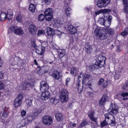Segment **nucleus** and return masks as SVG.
Segmentation results:
<instances>
[{
	"label": "nucleus",
	"instance_id": "nucleus-1",
	"mask_svg": "<svg viewBox=\"0 0 128 128\" xmlns=\"http://www.w3.org/2000/svg\"><path fill=\"white\" fill-rule=\"evenodd\" d=\"M106 58L105 56L102 55L98 56L94 64L88 66L89 70L91 71L96 70L100 67H103L105 64Z\"/></svg>",
	"mask_w": 128,
	"mask_h": 128
},
{
	"label": "nucleus",
	"instance_id": "nucleus-2",
	"mask_svg": "<svg viewBox=\"0 0 128 128\" xmlns=\"http://www.w3.org/2000/svg\"><path fill=\"white\" fill-rule=\"evenodd\" d=\"M69 92L67 90L63 88L60 92V99L62 102H67L68 100Z\"/></svg>",
	"mask_w": 128,
	"mask_h": 128
},
{
	"label": "nucleus",
	"instance_id": "nucleus-3",
	"mask_svg": "<svg viewBox=\"0 0 128 128\" xmlns=\"http://www.w3.org/2000/svg\"><path fill=\"white\" fill-rule=\"evenodd\" d=\"M105 119L108 122L109 124H111L114 126L116 125L115 119L114 115L108 112L104 114Z\"/></svg>",
	"mask_w": 128,
	"mask_h": 128
},
{
	"label": "nucleus",
	"instance_id": "nucleus-4",
	"mask_svg": "<svg viewBox=\"0 0 128 128\" xmlns=\"http://www.w3.org/2000/svg\"><path fill=\"white\" fill-rule=\"evenodd\" d=\"M26 24L28 26V30L29 32L31 34L36 33L37 30V27L32 22L30 21L26 22Z\"/></svg>",
	"mask_w": 128,
	"mask_h": 128
},
{
	"label": "nucleus",
	"instance_id": "nucleus-5",
	"mask_svg": "<svg viewBox=\"0 0 128 128\" xmlns=\"http://www.w3.org/2000/svg\"><path fill=\"white\" fill-rule=\"evenodd\" d=\"M45 18L48 21L51 20L53 15V12L52 8H48L46 9L44 12Z\"/></svg>",
	"mask_w": 128,
	"mask_h": 128
},
{
	"label": "nucleus",
	"instance_id": "nucleus-6",
	"mask_svg": "<svg viewBox=\"0 0 128 128\" xmlns=\"http://www.w3.org/2000/svg\"><path fill=\"white\" fill-rule=\"evenodd\" d=\"M23 98V95L19 94L14 100V105L15 108H17L21 105Z\"/></svg>",
	"mask_w": 128,
	"mask_h": 128
},
{
	"label": "nucleus",
	"instance_id": "nucleus-7",
	"mask_svg": "<svg viewBox=\"0 0 128 128\" xmlns=\"http://www.w3.org/2000/svg\"><path fill=\"white\" fill-rule=\"evenodd\" d=\"M118 107L117 105L112 103L108 110V112L114 114H116L118 113Z\"/></svg>",
	"mask_w": 128,
	"mask_h": 128
},
{
	"label": "nucleus",
	"instance_id": "nucleus-8",
	"mask_svg": "<svg viewBox=\"0 0 128 128\" xmlns=\"http://www.w3.org/2000/svg\"><path fill=\"white\" fill-rule=\"evenodd\" d=\"M110 0H99L97 2V5L98 7H104L110 2Z\"/></svg>",
	"mask_w": 128,
	"mask_h": 128
},
{
	"label": "nucleus",
	"instance_id": "nucleus-9",
	"mask_svg": "<svg viewBox=\"0 0 128 128\" xmlns=\"http://www.w3.org/2000/svg\"><path fill=\"white\" fill-rule=\"evenodd\" d=\"M42 121L44 124L50 125L52 122V118L49 116H45L43 117Z\"/></svg>",
	"mask_w": 128,
	"mask_h": 128
},
{
	"label": "nucleus",
	"instance_id": "nucleus-10",
	"mask_svg": "<svg viewBox=\"0 0 128 128\" xmlns=\"http://www.w3.org/2000/svg\"><path fill=\"white\" fill-rule=\"evenodd\" d=\"M34 83L30 80L28 82H24L23 84V87L24 90H29L33 87Z\"/></svg>",
	"mask_w": 128,
	"mask_h": 128
},
{
	"label": "nucleus",
	"instance_id": "nucleus-11",
	"mask_svg": "<svg viewBox=\"0 0 128 128\" xmlns=\"http://www.w3.org/2000/svg\"><path fill=\"white\" fill-rule=\"evenodd\" d=\"M92 78L91 76L89 74H85L84 75L81 74L78 76V78L79 80H82L83 83L85 82V80H86L90 79Z\"/></svg>",
	"mask_w": 128,
	"mask_h": 128
},
{
	"label": "nucleus",
	"instance_id": "nucleus-12",
	"mask_svg": "<svg viewBox=\"0 0 128 128\" xmlns=\"http://www.w3.org/2000/svg\"><path fill=\"white\" fill-rule=\"evenodd\" d=\"M50 94L49 91L42 92L41 98L42 100H46L50 98Z\"/></svg>",
	"mask_w": 128,
	"mask_h": 128
},
{
	"label": "nucleus",
	"instance_id": "nucleus-13",
	"mask_svg": "<svg viewBox=\"0 0 128 128\" xmlns=\"http://www.w3.org/2000/svg\"><path fill=\"white\" fill-rule=\"evenodd\" d=\"M109 83V82L106 80L104 81L103 78L100 79L98 82V85H101L103 88H106Z\"/></svg>",
	"mask_w": 128,
	"mask_h": 128
},
{
	"label": "nucleus",
	"instance_id": "nucleus-14",
	"mask_svg": "<svg viewBox=\"0 0 128 128\" xmlns=\"http://www.w3.org/2000/svg\"><path fill=\"white\" fill-rule=\"evenodd\" d=\"M26 102L27 106L28 107L31 106L32 104L33 98L32 97L27 96L26 97Z\"/></svg>",
	"mask_w": 128,
	"mask_h": 128
},
{
	"label": "nucleus",
	"instance_id": "nucleus-15",
	"mask_svg": "<svg viewBox=\"0 0 128 128\" xmlns=\"http://www.w3.org/2000/svg\"><path fill=\"white\" fill-rule=\"evenodd\" d=\"M112 18V16L109 15L107 20H105L103 25L106 27L108 28L110 25Z\"/></svg>",
	"mask_w": 128,
	"mask_h": 128
},
{
	"label": "nucleus",
	"instance_id": "nucleus-16",
	"mask_svg": "<svg viewBox=\"0 0 128 128\" xmlns=\"http://www.w3.org/2000/svg\"><path fill=\"white\" fill-rule=\"evenodd\" d=\"M108 98L107 94H105L102 96V97L100 99L99 102L100 105H103L105 104V103Z\"/></svg>",
	"mask_w": 128,
	"mask_h": 128
},
{
	"label": "nucleus",
	"instance_id": "nucleus-17",
	"mask_svg": "<svg viewBox=\"0 0 128 128\" xmlns=\"http://www.w3.org/2000/svg\"><path fill=\"white\" fill-rule=\"evenodd\" d=\"M58 31L57 30H54L48 27L47 28L46 32L48 36H52L54 34V32H57Z\"/></svg>",
	"mask_w": 128,
	"mask_h": 128
},
{
	"label": "nucleus",
	"instance_id": "nucleus-18",
	"mask_svg": "<svg viewBox=\"0 0 128 128\" xmlns=\"http://www.w3.org/2000/svg\"><path fill=\"white\" fill-rule=\"evenodd\" d=\"M58 51L59 52L58 55L59 58H63L61 60H63V58H65V60L64 61H66L67 59V58L66 56H65L64 52L65 50H59Z\"/></svg>",
	"mask_w": 128,
	"mask_h": 128
},
{
	"label": "nucleus",
	"instance_id": "nucleus-19",
	"mask_svg": "<svg viewBox=\"0 0 128 128\" xmlns=\"http://www.w3.org/2000/svg\"><path fill=\"white\" fill-rule=\"evenodd\" d=\"M95 112L94 110H90L88 114V116L91 120L96 121L97 118L94 117Z\"/></svg>",
	"mask_w": 128,
	"mask_h": 128
},
{
	"label": "nucleus",
	"instance_id": "nucleus-20",
	"mask_svg": "<svg viewBox=\"0 0 128 128\" xmlns=\"http://www.w3.org/2000/svg\"><path fill=\"white\" fill-rule=\"evenodd\" d=\"M117 97L118 96H121L123 100H128V92H123L121 94H119L116 95Z\"/></svg>",
	"mask_w": 128,
	"mask_h": 128
},
{
	"label": "nucleus",
	"instance_id": "nucleus-21",
	"mask_svg": "<svg viewBox=\"0 0 128 128\" xmlns=\"http://www.w3.org/2000/svg\"><path fill=\"white\" fill-rule=\"evenodd\" d=\"M102 32H104V31L101 29L100 28L98 27L95 28L94 33L95 36L98 38Z\"/></svg>",
	"mask_w": 128,
	"mask_h": 128
},
{
	"label": "nucleus",
	"instance_id": "nucleus-22",
	"mask_svg": "<svg viewBox=\"0 0 128 128\" xmlns=\"http://www.w3.org/2000/svg\"><path fill=\"white\" fill-rule=\"evenodd\" d=\"M78 69L76 68L72 67L71 69L70 74L74 76H76L78 73Z\"/></svg>",
	"mask_w": 128,
	"mask_h": 128
},
{
	"label": "nucleus",
	"instance_id": "nucleus-23",
	"mask_svg": "<svg viewBox=\"0 0 128 128\" xmlns=\"http://www.w3.org/2000/svg\"><path fill=\"white\" fill-rule=\"evenodd\" d=\"M68 28V30L71 34H74L76 32V29L72 25H70Z\"/></svg>",
	"mask_w": 128,
	"mask_h": 128
},
{
	"label": "nucleus",
	"instance_id": "nucleus-24",
	"mask_svg": "<svg viewBox=\"0 0 128 128\" xmlns=\"http://www.w3.org/2000/svg\"><path fill=\"white\" fill-rule=\"evenodd\" d=\"M14 32L15 34L20 36H22L24 34L22 29L20 28H17Z\"/></svg>",
	"mask_w": 128,
	"mask_h": 128
},
{
	"label": "nucleus",
	"instance_id": "nucleus-25",
	"mask_svg": "<svg viewBox=\"0 0 128 128\" xmlns=\"http://www.w3.org/2000/svg\"><path fill=\"white\" fill-rule=\"evenodd\" d=\"M48 71V70L46 69V66H44L41 67L38 71V72L40 75H42L44 73L47 72Z\"/></svg>",
	"mask_w": 128,
	"mask_h": 128
},
{
	"label": "nucleus",
	"instance_id": "nucleus-26",
	"mask_svg": "<svg viewBox=\"0 0 128 128\" xmlns=\"http://www.w3.org/2000/svg\"><path fill=\"white\" fill-rule=\"evenodd\" d=\"M106 32L108 34V35L111 36L112 37L114 36L115 32L114 29L111 28H108L106 29Z\"/></svg>",
	"mask_w": 128,
	"mask_h": 128
},
{
	"label": "nucleus",
	"instance_id": "nucleus-27",
	"mask_svg": "<svg viewBox=\"0 0 128 128\" xmlns=\"http://www.w3.org/2000/svg\"><path fill=\"white\" fill-rule=\"evenodd\" d=\"M108 37V34L104 32V33L102 32L98 38H99L100 40H104L106 39Z\"/></svg>",
	"mask_w": 128,
	"mask_h": 128
},
{
	"label": "nucleus",
	"instance_id": "nucleus-28",
	"mask_svg": "<svg viewBox=\"0 0 128 128\" xmlns=\"http://www.w3.org/2000/svg\"><path fill=\"white\" fill-rule=\"evenodd\" d=\"M59 74L58 72L56 71H54L52 74V76L55 78V79L58 80L60 78Z\"/></svg>",
	"mask_w": 128,
	"mask_h": 128
},
{
	"label": "nucleus",
	"instance_id": "nucleus-29",
	"mask_svg": "<svg viewBox=\"0 0 128 128\" xmlns=\"http://www.w3.org/2000/svg\"><path fill=\"white\" fill-rule=\"evenodd\" d=\"M85 47L88 53L90 54V51L92 50L91 46L89 43H86L85 44Z\"/></svg>",
	"mask_w": 128,
	"mask_h": 128
},
{
	"label": "nucleus",
	"instance_id": "nucleus-30",
	"mask_svg": "<svg viewBox=\"0 0 128 128\" xmlns=\"http://www.w3.org/2000/svg\"><path fill=\"white\" fill-rule=\"evenodd\" d=\"M10 112V111L9 109L7 108H5L3 110V111L2 113V116L4 118H6Z\"/></svg>",
	"mask_w": 128,
	"mask_h": 128
},
{
	"label": "nucleus",
	"instance_id": "nucleus-31",
	"mask_svg": "<svg viewBox=\"0 0 128 128\" xmlns=\"http://www.w3.org/2000/svg\"><path fill=\"white\" fill-rule=\"evenodd\" d=\"M56 120L60 122L63 119V117L62 114L60 113H57L55 115Z\"/></svg>",
	"mask_w": 128,
	"mask_h": 128
},
{
	"label": "nucleus",
	"instance_id": "nucleus-32",
	"mask_svg": "<svg viewBox=\"0 0 128 128\" xmlns=\"http://www.w3.org/2000/svg\"><path fill=\"white\" fill-rule=\"evenodd\" d=\"M124 5V12L126 13H128V0L123 1Z\"/></svg>",
	"mask_w": 128,
	"mask_h": 128
},
{
	"label": "nucleus",
	"instance_id": "nucleus-33",
	"mask_svg": "<svg viewBox=\"0 0 128 128\" xmlns=\"http://www.w3.org/2000/svg\"><path fill=\"white\" fill-rule=\"evenodd\" d=\"M6 18V14L4 12H2L0 15V20L2 21Z\"/></svg>",
	"mask_w": 128,
	"mask_h": 128
},
{
	"label": "nucleus",
	"instance_id": "nucleus-34",
	"mask_svg": "<svg viewBox=\"0 0 128 128\" xmlns=\"http://www.w3.org/2000/svg\"><path fill=\"white\" fill-rule=\"evenodd\" d=\"M40 90L42 92L48 91V88L49 86L48 84H46L44 86H40Z\"/></svg>",
	"mask_w": 128,
	"mask_h": 128
},
{
	"label": "nucleus",
	"instance_id": "nucleus-35",
	"mask_svg": "<svg viewBox=\"0 0 128 128\" xmlns=\"http://www.w3.org/2000/svg\"><path fill=\"white\" fill-rule=\"evenodd\" d=\"M122 75L121 72L119 71H116L115 74L114 76V78L116 79H118Z\"/></svg>",
	"mask_w": 128,
	"mask_h": 128
},
{
	"label": "nucleus",
	"instance_id": "nucleus-36",
	"mask_svg": "<svg viewBox=\"0 0 128 128\" xmlns=\"http://www.w3.org/2000/svg\"><path fill=\"white\" fill-rule=\"evenodd\" d=\"M88 121L85 119H84L80 124V126L81 128H82L88 124Z\"/></svg>",
	"mask_w": 128,
	"mask_h": 128
},
{
	"label": "nucleus",
	"instance_id": "nucleus-37",
	"mask_svg": "<svg viewBox=\"0 0 128 128\" xmlns=\"http://www.w3.org/2000/svg\"><path fill=\"white\" fill-rule=\"evenodd\" d=\"M29 10L32 12H34L35 10L36 7L33 4H30L29 7Z\"/></svg>",
	"mask_w": 128,
	"mask_h": 128
},
{
	"label": "nucleus",
	"instance_id": "nucleus-38",
	"mask_svg": "<svg viewBox=\"0 0 128 128\" xmlns=\"http://www.w3.org/2000/svg\"><path fill=\"white\" fill-rule=\"evenodd\" d=\"M76 87L77 88L78 91L79 93H81L83 90V86H80V84L79 83H78Z\"/></svg>",
	"mask_w": 128,
	"mask_h": 128
},
{
	"label": "nucleus",
	"instance_id": "nucleus-39",
	"mask_svg": "<svg viewBox=\"0 0 128 128\" xmlns=\"http://www.w3.org/2000/svg\"><path fill=\"white\" fill-rule=\"evenodd\" d=\"M59 101L58 99H56L54 98H52L50 100V102L54 104H57Z\"/></svg>",
	"mask_w": 128,
	"mask_h": 128
},
{
	"label": "nucleus",
	"instance_id": "nucleus-40",
	"mask_svg": "<svg viewBox=\"0 0 128 128\" xmlns=\"http://www.w3.org/2000/svg\"><path fill=\"white\" fill-rule=\"evenodd\" d=\"M108 124H109V122L104 120L100 123V125L102 127H103L106 126Z\"/></svg>",
	"mask_w": 128,
	"mask_h": 128
},
{
	"label": "nucleus",
	"instance_id": "nucleus-41",
	"mask_svg": "<svg viewBox=\"0 0 128 128\" xmlns=\"http://www.w3.org/2000/svg\"><path fill=\"white\" fill-rule=\"evenodd\" d=\"M122 88L123 90H128V80H126L124 84L122 86Z\"/></svg>",
	"mask_w": 128,
	"mask_h": 128
},
{
	"label": "nucleus",
	"instance_id": "nucleus-42",
	"mask_svg": "<svg viewBox=\"0 0 128 128\" xmlns=\"http://www.w3.org/2000/svg\"><path fill=\"white\" fill-rule=\"evenodd\" d=\"M44 18L45 15L44 16L43 14H42L38 16V19L39 21L42 22L44 20Z\"/></svg>",
	"mask_w": 128,
	"mask_h": 128
},
{
	"label": "nucleus",
	"instance_id": "nucleus-43",
	"mask_svg": "<svg viewBox=\"0 0 128 128\" xmlns=\"http://www.w3.org/2000/svg\"><path fill=\"white\" fill-rule=\"evenodd\" d=\"M16 19L18 22H21L22 21V17L20 15L18 14L16 17Z\"/></svg>",
	"mask_w": 128,
	"mask_h": 128
},
{
	"label": "nucleus",
	"instance_id": "nucleus-44",
	"mask_svg": "<svg viewBox=\"0 0 128 128\" xmlns=\"http://www.w3.org/2000/svg\"><path fill=\"white\" fill-rule=\"evenodd\" d=\"M92 121L94 122H91V124L94 126L93 127V128H95L98 126L99 125L98 124V123L97 119H96V121H94V120Z\"/></svg>",
	"mask_w": 128,
	"mask_h": 128
},
{
	"label": "nucleus",
	"instance_id": "nucleus-45",
	"mask_svg": "<svg viewBox=\"0 0 128 128\" xmlns=\"http://www.w3.org/2000/svg\"><path fill=\"white\" fill-rule=\"evenodd\" d=\"M35 51L38 54L42 55L43 54V52L41 51V49L40 48H38L36 49Z\"/></svg>",
	"mask_w": 128,
	"mask_h": 128
},
{
	"label": "nucleus",
	"instance_id": "nucleus-46",
	"mask_svg": "<svg viewBox=\"0 0 128 128\" xmlns=\"http://www.w3.org/2000/svg\"><path fill=\"white\" fill-rule=\"evenodd\" d=\"M70 10L71 9L70 8H67L66 9V13L67 16H70L71 12Z\"/></svg>",
	"mask_w": 128,
	"mask_h": 128
},
{
	"label": "nucleus",
	"instance_id": "nucleus-47",
	"mask_svg": "<svg viewBox=\"0 0 128 128\" xmlns=\"http://www.w3.org/2000/svg\"><path fill=\"white\" fill-rule=\"evenodd\" d=\"M44 33L45 31L44 30H39L38 32L37 35L39 36L41 34H44Z\"/></svg>",
	"mask_w": 128,
	"mask_h": 128
},
{
	"label": "nucleus",
	"instance_id": "nucleus-48",
	"mask_svg": "<svg viewBox=\"0 0 128 128\" xmlns=\"http://www.w3.org/2000/svg\"><path fill=\"white\" fill-rule=\"evenodd\" d=\"M104 19L102 18H100L99 20L100 24L102 25H103L105 21Z\"/></svg>",
	"mask_w": 128,
	"mask_h": 128
},
{
	"label": "nucleus",
	"instance_id": "nucleus-49",
	"mask_svg": "<svg viewBox=\"0 0 128 128\" xmlns=\"http://www.w3.org/2000/svg\"><path fill=\"white\" fill-rule=\"evenodd\" d=\"M43 3H44L46 4L47 5L50 3V0H41Z\"/></svg>",
	"mask_w": 128,
	"mask_h": 128
},
{
	"label": "nucleus",
	"instance_id": "nucleus-50",
	"mask_svg": "<svg viewBox=\"0 0 128 128\" xmlns=\"http://www.w3.org/2000/svg\"><path fill=\"white\" fill-rule=\"evenodd\" d=\"M87 85L88 86V88L89 89L91 90H92L93 91L92 89V84L90 83V81H88V82Z\"/></svg>",
	"mask_w": 128,
	"mask_h": 128
},
{
	"label": "nucleus",
	"instance_id": "nucleus-51",
	"mask_svg": "<svg viewBox=\"0 0 128 128\" xmlns=\"http://www.w3.org/2000/svg\"><path fill=\"white\" fill-rule=\"evenodd\" d=\"M46 84H48L46 82L44 81H42L40 83V86H44Z\"/></svg>",
	"mask_w": 128,
	"mask_h": 128
},
{
	"label": "nucleus",
	"instance_id": "nucleus-52",
	"mask_svg": "<svg viewBox=\"0 0 128 128\" xmlns=\"http://www.w3.org/2000/svg\"><path fill=\"white\" fill-rule=\"evenodd\" d=\"M12 15L8 14H6V18H7L9 20H11L12 18Z\"/></svg>",
	"mask_w": 128,
	"mask_h": 128
},
{
	"label": "nucleus",
	"instance_id": "nucleus-53",
	"mask_svg": "<svg viewBox=\"0 0 128 128\" xmlns=\"http://www.w3.org/2000/svg\"><path fill=\"white\" fill-rule=\"evenodd\" d=\"M70 78H68L66 80V86H68V83L69 82L70 80Z\"/></svg>",
	"mask_w": 128,
	"mask_h": 128
},
{
	"label": "nucleus",
	"instance_id": "nucleus-54",
	"mask_svg": "<svg viewBox=\"0 0 128 128\" xmlns=\"http://www.w3.org/2000/svg\"><path fill=\"white\" fill-rule=\"evenodd\" d=\"M21 113L22 116H24L26 115V112L24 110H22Z\"/></svg>",
	"mask_w": 128,
	"mask_h": 128
},
{
	"label": "nucleus",
	"instance_id": "nucleus-55",
	"mask_svg": "<svg viewBox=\"0 0 128 128\" xmlns=\"http://www.w3.org/2000/svg\"><path fill=\"white\" fill-rule=\"evenodd\" d=\"M6 14L13 15V12L11 10H8V12Z\"/></svg>",
	"mask_w": 128,
	"mask_h": 128
},
{
	"label": "nucleus",
	"instance_id": "nucleus-56",
	"mask_svg": "<svg viewBox=\"0 0 128 128\" xmlns=\"http://www.w3.org/2000/svg\"><path fill=\"white\" fill-rule=\"evenodd\" d=\"M17 28L16 27H15L14 26H11L10 28V29L12 31H14V32L15 31L16 29Z\"/></svg>",
	"mask_w": 128,
	"mask_h": 128
},
{
	"label": "nucleus",
	"instance_id": "nucleus-57",
	"mask_svg": "<svg viewBox=\"0 0 128 128\" xmlns=\"http://www.w3.org/2000/svg\"><path fill=\"white\" fill-rule=\"evenodd\" d=\"M88 94L89 96L91 97L92 96L94 95V92H88Z\"/></svg>",
	"mask_w": 128,
	"mask_h": 128
},
{
	"label": "nucleus",
	"instance_id": "nucleus-58",
	"mask_svg": "<svg viewBox=\"0 0 128 128\" xmlns=\"http://www.w3.org/2000/svg\"><path fill=\"white\" fill-rule=\"evenodd\" d=\"M123 36H126L128 35L126 33V32L124 30V31L120 33Z\"/></svg>",
	"mask_w": 128,
	"mask_h": 128
},
{
	"label": "nucleus",
	"instance_id": "nucleus-59",
	"mask_svg": "<svg viewBox=\"0 0 128 128\" xmlns=\"http://www.w3.org/2000/svg\"><path fill=\"white\" fill-rule=\"evenodd\" d=\"M39 48H41V51H42L43 54L45 50V48L43 46H40Z\"/></svg>",
	"mask_w": 128,
	"mask_h": 128
},
{
	"label": "nucleus",
	"instance_id": "nucleus-60",
	"mask_svg": "<svg viewBox=\"0 0 128 128\" xmlns=\"http://www.w3.org/2000/svg\"><path fill=\"white\" fill-rule=\"evenodd\" d=\"M3 75V72L2 71H0V80H1V79H2Z\"/></svg>",
	"mask_w": 128,
	"mask_h": 128
},
{
	"label": "nucleus",
	"instance_id": "nucleus-61",
	"mask_svg": "<svg viewBox=\"0 0 128 128\" xmlns=\"http://www.w3.org/2000/svg\"><path fill=\"white\" fill-rule=\"evenodd\" d=\"M3 65V62L0 56V67H2Z\"/></svg>",
	"mask_w": 128,
	"mask_h": 128
},
{
	"label": "nucleus",
	"instance_id": "nucleus-62",
	"mask_svg": "<svg viewBox=\"0 0 128 128\" xmlns=\"http://www.w3.org/2000/svg\"><path fill=\"white\" fill-rule=\"evenodd\" d=\"M32 45L33 47H35L36 46V44L34 41H32Z\"/></svg>",
	"mask_w": 128,
	"mask_h": 128
},
{
	"label": "nucleus",
	"instance_id": "nucleus-63",
	"mask_svg": "<svg viewBox=\"0 0 128 128\" xmlns=\"http://www.w3.org/2000/svg\"><path fill=\"white\" fill-rule=\"evenodd\" d=\"M102 12V11L101 10L95 12V14L96 15L99 14L101 13Z\"/></svg>",
	"mask_w": 128,
	"mask_h": 128
},
{
	"label": "nucleus",
	"instance_id": "nucleus-64",
	"mask_svg": "<svg viewBox=\"0 0 128 128\" xmlns=\"http://www.w3.org/2000/svg\"><path fill=\"white\" fill-rule=\"evenodd\" d=\"M124 31L126 32V33L128 34V27L126 28Z\"/></svg>",
	"mask_w": 128,
	"mask_h": 128
}]
</instances>
